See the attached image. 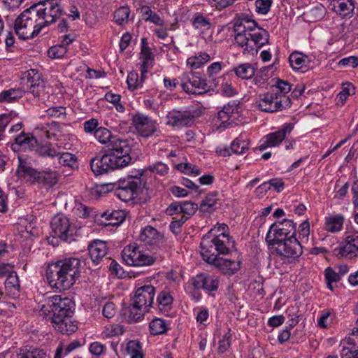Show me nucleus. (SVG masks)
Returning <instances> with one entry per match:
<instances>
[{
  "label": "nucleus",
  "mask_w": 358,
  "mask_h": 358,
  "mask_svg": "<svg viewBox=\"0 0 358 358\" xmlns=\"http://www.w3.org/2000/svg\"><path fill=\"white\" fill-rule=\"evenodd\" d=\"M344 216L338 214L325 218V229L331 233H336L342 230L344 223Z\"/></svg>",
  "instance_id": "obj_33"
},
{
  "label": "nucleus",
  "mask_w": 358,
  "mask_h": 358,
  "mask_svg": "<svg viewBox=\"0 0 358 358\" xmlns=\"http://www.w3.org/2000/svg\"><path fill=\"white\" fill-rule=\"evenodd\" d=\"M192 281L195 289H203L207 293H210L217 290L220 277L214 274L201 273L194 276Z\"/></svg>",
  "instance_id": "obj_18"
},
{
  "label": "nucleus",
  "mask_w": 358,
  "mask_h": 358,
  "mask_svg": "<svg viewBox=\"0 0 358 358\" xmlns=\"http://www.w3.org/2000/svg\"><path fill=\"white\" fill-rule=\"evenodd\" d=\"M210 60V56L209 54L204 52H200L194 56L189 57L187 59V65L191 69H196L203 66Z\"/></svg>",
  "instance_id": "obj_39"
},
{
  "label": "nucleus",
  "mask_w": 358,
  "mask_h": 358,
  "mask_svg": "<svg viewBox=\"0 0 358 358\" xmlns=\"http://www.w3.org/2000/svg\"><path fill=\"white\" fill-rule=\"evenodd\" d=\"M95 138L105 145L106 150L113 151L120 154L130 153L131 145L127 140L121 139L106 127H100L94 134Z\"/></svg>",
  "instance_id": "obj_8"
},
{
  "label": "nucleus",
  "mask_w": 358,
  "mask_h": 358,
  "mask_svg": "<svg viewBox=\"0 0 358 358\" xmlns=\"http://www.w3.org/2000/svg\"><path fill=\"white\" fill-rule=\"evenodd\" d=\"M253 27H247L250 31L251 44L255 48V53L266 44L268 43L269 34L268 32L257 26L256 22H252Z\"/></svg>",
  "instance_id": "obj_24"
},
{
  "label": "nucleus",
  "mask_w": 358,
  "mask_h": 358,
  "mask_svg": "<svg viewBox=\"0 0 358 358\" xmlns=\"http://www.w3.org/2000/svg\"><path fill=\"white\" fill-rule=\"evenodd\" d=\"M130 9L128 6H122L114 13V21L119 25H122L128 22Z\"/></svg>",
  "instance_id": "obj_48"
},
{
  "label": "nucleus",
  "mask_w": 358,
  "mask_h": 358,
  "mask_svg": "<svg viewBox=\"0 0 358 358\" xmlns=\"http://www.w3.org/2000/svg\"><path fill=\"white\" fill-rule=\"evenodd\" d=\"M23 96V91L20 89H9L0 92V102H12Z\"/></svg>",
  "instance_id": "obj_47"
},
{
  "label": "nucleus",
  "mask_w": 358,
  "mask_h": 358,
  "mask_svg": "<svg viewBox=\"0 0 358 358\" xmlns=\"http://www.w3.org/2000/svg\"><path fill=\"white\" fill-rule=\"evenodd\" d=\"M182 203L173 202L171 203L166 210V213L169 215H182Z\"/></svg>",
  "instance_id": "obj_63"
},
{
  "label": "nucleus",
  "mask_w": 358,
  "mask_h": 358,
  "mask_svg": "<svg viewBox=\"0 0 358 358\" xmlns=\"http://www.w3.org/2000/svg\"><path fill=\"white\" fill-rule=\"evenodd\" d=\"M101 217L108 221L105 223L106 225L115 226L120 224L124 220L125 214L120 210H106L101 214Z\"/></svg>",
  "instance_id": "obj_36"
},
{
  "label": "nucleus",
  "mask_w": 358,
  "mask_h": 358,
  "mask_svg": "<svg viewBox=\"0 0 358 358\" xmlns=\"http://www.w3.org/2000/svg\"><path fill=\"white\" fill-rule=\"evenodd\" d=\"M59 163L64 166L73 167L77 161V157L75 155L70 152H61L59 150V155L57 157Z\"/></svg>",
  "instance_id": "obj_50"
},
{
  "label": "nucleus",
  "mask_w": 358,
  "mask_h": 358,
  "mask_svg": "<svg viewBox=\"0 0 358 358\" xmlns=\"http://www.w3.org/2000/svg\"><path fill=\"white\" fill-rule=\"evenodd\" d=\"M146 170L157 173L160 176H166L169 173L168 166L161 162H157L146 168Z\"/></svg>",
  "instance_id": "obj_54"
},
{
  "label": "nucleus",
  "mask_w": 358,
  "mask_h": 358,
  "mask_svg": "<svg viewBox=\"0 0 358 358\" xmlns=\"http://www.w3.org/2000/svg\"><path fill=\"white\" fill-rule=\"evenodd\" d=\"M124 262L129 266H146L155 263L156 258L148 255L136 244L127 245L122 252Z\"/></svg>",
  "instance_id": "obj_10"
},
{
  "label": "nucleus",
  "mask_w": 358,
  "mask_h": 358,
  "mask_svg": "<svg viewBox=\"0 0 358 358\" xmlns=\"http://www.w3.org/2000/svg\"><path fill=\"white\" fill-rule=\"evenodd\" d=\"M27 80V87L35 97H38L44 92L45 83L41 75L35 69H31L24 73L22 80Z\"/></svg>",
  "instance_id": "obj_20"
},
{
  "label": "nucleus",
  "mask_w": 358,
  "mask_h": 358,
  "mask_svg": "<svg viewBox=\"0 0 358 358\" xmlns=\"http://www.w3.org/2000/svg\"><path fill=\"white\" fill-rule=\"evenodd\" d=\"M139 238L145 245L152 247H160L164 242V235L151 226H147L141 231Z\"/></svg>",
  "instance_id": "obj_25"
},
{
  "label": "nucleus",
  "mask_w": 358,
  "mask_h": 358,
  "mask_svg": "<svg viewBox=\"0 0 358 358\" xmlns=\"http://www.w3.org/2000/svg\"><path fill=\"white\" fill-rule=\"evenodd\" d=\"M332 252L338 258L352 259L358 257V235L347 236L344 241L333 250Z\"/></svg>",
  "instance_id": "obj_13"
},
{
  "label": "nucleus",
  "mask_w": 358,
  "mask_h": 358,
  "mask_svg": "<svg viewBox=\"0 0 358 358\" xmlns=\"http://www.w3.org/2000/svg\"><path fill=\"white\" fill-rule=\"evenodd\" d=\"M188 219L189 217L185 215H180V217H173L169 226L171 231L176 235L180 234L182 226Z\"/></svg>",
  "instance_id": "obj_52"
},
{
  "label": "nucleus",
  "mask_w": 358,
  "mask_h": 358,
  "mask_svg": "<svg viewBox=\"0 0 358 358\" xmlns=\"http://www.w3.org/2000/svg\"><path fill=\"white\" fill-rule=\"evenodd\" d=\"M106 350V346L100 342L95 341L89 346L90 352L96 358L102 355Z\"/></svg>",
  "instance_id": "obj_57"
},
{
  "label": "nucleus",
  "mask_w": 358,
  "mask_h": 358,
  "mask_svg": "<svg viewBox=\"0 0 358 358\" xmlns=\"http://www.w3.org/2000/svg\"><path fill=\"white\" fill-rule=\"evenodd\" d=\"M238 112V106L234 101L224 105L222 109L219 111L217 118L220 120V125L225 127L224 124L231 120L233 114Z\"/></svg>",
  "instance_id": "obj_38"
},
{
  "label": "nucleus",
  "mask_w": 358,
  "mask_h": 358,
  "mask_svg": "<svg viewBox=\"0 0 358 358\" xmlns=\"http://www.w3.org/2000/svg\"><path fill=\"white\" fill-rule=\"evenodd\" d=\"M289 62L294 70H300L306 66L307 57L301 52H295L289 57Z\"/></svg>",
  "instance_id": "obj_44"
},
{
  "label": "nucleus",
  "mask_w": 358,
  "mask_h": 358,
  "mask_svg": "<svg viewBox=\"0 0 358 358\" xmlns=\"http://www.w3.org/2000/svg\"><path fill=\"white\" fill-rule=\"evenodd\" d=\"M145 312H148V310L140 307L134 301L130 306L122 309V314L129 323L137 322L141 320Z\"/></svg>",
  "instance_id": "obj_30"
},
{
  "label": "nucleus",
  "mask_w": 358,
  "mask_h": 358,
  "mask_svg": "<svg viewBox=\"0 0 358 358\" xmlns=\"http://www.w3.org/2000/svg\"><path fill=\"white\" fill-rule=\"evenodd\" d=\"M157 301L160 311L168 312L171 308L173 298L169 292L163 290L159 293Z\"/></svg>",
  "instance_id": "obj_42"
},
{
  "label": "nucleus",
  "mask_w": 358,
  "mask_h": 358,
  "mask_svg": "<svg viewBox=\"0 0 358 358\" xmlns=\"http://www.w3.org/2000/svg\"><path fill=\"white\" fill-rule=\"evenodd\" d=\"M68 51V48L62 45H57L50 48L48 50V55L52 59L62 58Z\"/></svg>",
  "instance_id": "obj_53"
},
{
  "label": "nucleus",
  "mask_w": 358,
  "mask_h": 358,
  "mask_svg": "<svg viewBox=\"0 0 358 358\" xmlns=\"http://www.w3.org/2000/svg\"><path fill=\"white\" fill-rule=\"evenodd\" d=\"M38 145V141L35 136L30 133L22 132L16 136L15 143H12L10 148L14 152L20 150H34Z\"/></svg>",
  "instance_id": "obj_26"
},
{
  "label": "nucleus",
  "mask_w": 358,
  "mask_h": 358,
  "mask_svg": "<svg viewBox=\"0 0 358 358\" xmlns=\"http://www.w3.org/2000/svg\"><path fill=\"white\" fill-rule=\"evenodd\" d=\"M60 147L56 144L45 145L40 147L37 152L41 157H57L59 155Z\"/></svg>",
  "instance_id": "obj_46"
},
{
  "label": "nucleus",
  "mask_w": 358,
  "mask_h": 358,
  "mask_svg": "<svg viewBox=\"0 0 358 358\" xmlns=\"http://www.w3.org/2000/svg\"><path fill=\"white\" fill-rule=\"evenodd\" d=\"M182 215H185L189 217L190 215L195 213L196 210L198 209V205L193 202L184 201L182 202Z\"/></svg>",
  "instance_id": "obj_59"
},
{
  "label": "nucleus",
  "mask_w": 358,
  "mask_h": 358,
  "mask_svg": "<svg viewBox=\"0 0 358 358\" xmlns=\"http://www.w3.org/2000/svg\"><path fill=\"white\" fill-rule=\"evenodd\" d=\"M196 115L191 110H173L166 115V124L181 128L190 126L193 123Z\"/></svg>",
  "instance_id": "obj_17"
},
{
  "label": "nucleus",
  "mask_w": 358,
  "mask_h": 358,
  "mask_svg": "<svg viewBox=\"0 0 358 358\" xmlns=\"http://www.w3.org/2000/svg\"><path fill=\"white\" fill-rule=\"evenodd\" d=\"M132 122L137 132L143 137L150 136L156 131L155 122L143 114L134 115Z\"/></svg>",
  "instance_id": "obj_22"
},
{
  "label": "nucleus",
  "mask_w": 358,
  "mask_h": 358,
  "mask_svg": "<svg viewBox=\"0 0 358 358\" xmlns=\"http://www.w3.org/2000/svg\"><path fill=\"white\" fill-rule=\"evenodd\" d=\"M192 24L195 29L199 30L201 33L209 30L211 27L210 20L201 13L194 14L192 20Z\"/></svg>",
  "instance_id": "obj_40"
},
{
  "label": "nucleus",
  "mask_w": 358,
  "mask_h": 358,
  "mask_svg": "<svg viewBox=\"0 0 358 358\" xmlns=\"http://www.w3.org/2000/svg\"><path fill=\"white\" fill-rule=\"evenodd\" d=\"M296 224L292 220L284 219L282 221L272 224L266 236V241L270 246L288 238H296Z\"/></svg>",
  "instance_id": "obj_7"
},
{
  "label": "nucleus",
  "mask_w": 358,
  "mask_h": 358,
  "mask_svg": "<svg viewBox=\"0 0 358 358\" xmlns=\"http://www.w3.org/2000/svg\"><path fill=\"white\" fill-rule=\"evenodd\" d=\"M206 263L215 266L222 274L231 275L241 268V262L231 260L220 256L208 257L203 259Z\"/></svg>",
  "instance_id": "obj_19"
},
{
  "label": "nucleus",
  "mask_w": 358,
  "mask_h": 358,
  "mask_svg": "<svg viewBox=\"0 0 358 358\" xmlns=\"http://www.w3.org/2000/svg\"><path fill=\"white\" fill-rule=\"evenodd\" d=\"M235 75L243 80H249L255 74L254 66L250 63H244L234 67L231 70Z\"/></svg>",
  "instance_id": "obj_34"
},
{
  "label": "nucleus",
  "mask_w": 358,
  "mask_h": 358,
  "mask_svg": "<svg viewBox=\"0 0 358 358\" xmlns=\"http://www.w3.org/2000/svg\"><path fill=\"white\" fill-rule=\"evenodd\" d=\"M99 121L96 118H91L85 121L83 124L84 131L87 134H95L96 129L99 128Z\"/></svg>",
  "instance_id": "obj_60"
},
{
  "label": "nucleus",
  "mask_w": 358,
  "mask_h": 358,
  "mask_svg": "<svg viewBox=\"0 0 358 358\" xmlns=\"http://www.w3.org/2000/svg\"><path fill=\"white\" fill-rule=\"evenodd\" d=\"M142 187L143 182L140 177L129 176L118 181L115 194L121 200L129 201L138 195Z\"/></svg>",
  "instance_id": "obj_11"
},
{
  "label": "nucleus",
  "mask_w": 358,
  "mask_h": 358,
  "mask_svg": "<svg viewBox=\"0 0 358 358\" xmlns=\"http://www.w3.org/2000/svg\"><path fill=\"white\" fill-rule=\"evenodd\" d=\"M234 31L236 32L234 38L236 43L243 48V53L244 55L251 54L253 55L255 48L251 44L250 31L247 27L236 24Z\"/></svg>",
  "instance_id": "obj_23"
},
{
  "label": "nucleus",
  "mask_w": 358,
  "mask_h": 358,
  "mask_svg": "<svg viewBox=\"0 0 358 358\" xmlns=\"http://www.w3.org/2000/svg\"><path fill=\"white\" fill-rule=\"evenodd\" d=\"M48 116L56 118H65L66 108L62 106L51 107L46 110Z\"/></svg>",
  "instance_id": "obj_58"
},
{
  "label": "nucleus",
  "mask_w": 358,
  "mask_h": 358,
  "mask_svg": "<svg viewBox=\"0 0 358 358\" xmlns=\"http://www.w3.org/2000/svg\"><path fill=\"white\" fill-rule=\"evenodd\" d=\"M38 176L36 177V181L42 186L51 188L58 182L59 174L57 171H52L50 169L38 171Z\"/></svg>",
  "instance_id": "obj_31"
},
{
  "label": "nucleus",
  "mask_w": 358,
  "mask_h": 358,
  "mask_svg": "<svg viewBox=\"0 0 358 358\" xmlns=\"http://www.w3.org/2000/svg\"><path fill=\"white\" fill-rule=\"evenodd\" d=\"M80 261L78 258H67L49 264L46 278L52 288L64 291L71 287L80 277Z\"/></svg>",
  "instance_id": "obj_1"
},
{
  "label": "nucleus",
  "mask_w": 358,
  "mask_h": 358,
  "mask_svg": "<svg viewBox=\"0 0 358 358\" xmlns=\"http://www.w3.org/2000/svg\"><path fill=\"white\" fill-rule=\"evenodd\" d=\"M149 328L152 335L162 334L166 332L168 324L166 320L157 317L150 322Z\"/></svg>",
  "instance_id": "obj_43"
},
{
  "label": "nucleus",
  "mask_w": 358,
  "mask_h": 358,
  "mask_svg": "<svg viewBox=\"0 0 358 358\" xmlns=\"http://www.w3.org/2000/svg\"><path fill=\"white\" fill-rule=\"evenodd\" d=\"M18 166L16 174L18 178H24L27 180H33L36 181V177L38 176V171L32 168L30 163H28L22 156H18Z\"/></svg>",
  "instance_id": "obj_29"
},
{
  "label": "nucleus",
  "mask_w": 358,
  "mask_h": 358,
  "mask_svg": "<svg viewBox=\"0 0 358 358\" xmlns=\"http://www.w3.org/2000/svg\"><path fill=\"white\" fill-rule=\"evenodd\" d=\"M125 352L129 358H144L145 353L142 343L138 340H131L127 343Z\"/></svg>",
  "instance_id": "obj_35"
},
{
  "label": "nucleus",
  "mask_w": 358,
  "mask_h": 358,
  "mask_svg": "<svg viewBox=\"0 0 358 358\" xmlns=\"http://www.w3.org/2000/svg\"><path fill=\"white\" fill-rule=\"evenodd\" d=\"M13 358H48L44 350L34 347L20 348Z\"/></svg>",
  "instance_id": "obj_32"
},
{
  "label": "nucleus",
  "mask_w": 358,
  "mask_h": 358,
  "mask_svg": "<svg viewBox=\"0 0 358 358\" xmlns=\"http://www.w3.org/2000/svg\"><path fill=\"white\" fill-rule=\"evenodd\" d=\"M155 55L148 46V41L145 38H141V51L140 59L142 60L141 65L145 67H152Z\"/></svg>",
  "instance_id": "obj_37"
},
{
  "label": "nucleus",
  "mask_w": 358,
  "mask_h": 358,
  "mask_svg": "<svg viewBox=\"0 0 358 358\" xmlns=\"http://www.w3.org/2000/svg\"><path fill=\"white\" fill-rule=\"evenodd\" d=\"M272 3L273 0H256L255 8L257 13L262 15L267 14L271 9Z\"/></svg>",
  "instance_id": "obj_55"
},
{
  "label": "nucleus",
  "mask_w": 358,
  "mask_h": 358,
  "mask_svg": "<svg viewBox=\"0 0 358 358\" xmlns=\"http://www.w3.org/2000/svg\"><path fill=\"white\" fill-rule=\"evenodd\" d=\"M50 225L54 236L69 243L74 240L77 229L64 215L58 214L54 216Z\"/></svg>",
  "instance_id": "obj_12"
},
{
  "label": "nucleus",
  "mask_w": 358,
  "mask_h": 358,
  "mask_svg": "<svg viewBox=\"0 0 358 358\" xmlns=\"http://www.w3.org/2000/svg\"><path fill=\"white\" fill-rule=\"evenodd\" d=\"M130 153H117L106 150L101 157L96 156L90 160V166L96 176H99L113 171L116 169L123 168L131 163Z\"/></svg>",
  "instance_id": "obj_5"
},
{
  "label": "nucleus",
  "mask_w": 358,
  "mask_h": 358,
  "mask_svg": "<svg viewBox=\"0 0 358 358\" xmlns=\"http://www.w3.org/2000/svg\"><path fill=\"white\" fill-rule=\"evenodd\" d=\"M176 169L180 171L187 175L199 176L201 173L200 169L194 164L189 163H181L176 165Z\"/></svg>",
  "instance_id": "obj_51"
},
{
  "label": "nucleus",
  "mask_w": 358,
  "mask_h": 358,
  "mask_svg": "<svg viewBox=\"0 0 358 358\" xmlns=\"http://www.w3.org/2000/svg\"><path fill=\"white\" fill-rule=\"evenodd\" d=\"M43 8L37 9L44 27L54 23L63 14L59 0H46Z\"/></svg>",
  "instance_id": "obj_14"
},
{
  "label": "nucleus",
  "mask_w": 358,
  "mask_h": 358,
  "mask_svg": "<svg viewBox=\"0 0 358 358\" xmlns=\"http://www.w3.org/2000/svg\"><path fill=\"white\" fill-rule=\"evenodd\" d=\"M106 242L101 240H94L88 245L90 257L95 265H99L108 254Z\"/></svg>",
  "instance_id": "obj_27"
},
{
  "label": "nucleus",
  "mask_w": 358,
  "mask_h": 358,
  "mask_svg": "<svg viewBox=\"0 0 358 358\" xmlns=\"http://www.w3.org/2000/svg\"><path fill=\"white\" fill-rule=\"evenodd\" d=\"M294 124L291 122L284 124L278 131L271 132L262 138L259 148L264 150L267 148L275 147L280 145L286 136L291 133L294 129Z\"/></svg>",
  "instance_id": "obj_15"
},
{
  "label": "nucleus",
  "mask_w": 358,
  "mask_h": 358,
  "mask_svg": "<svg viewBox=\"0 0 358 358\" xmlns=\"http://www.w3.org/2000/svg\"><path fill=\"white\" fill-rule=\"evenodd\" d=\"M48 306L43 305L41 311L45 313L51 308L52 315L51 322L54 328L63 334H71L77 330V326L71 321L73 313V302L69 298H62L60 296H53Z\"/></svg>",
  "instance_id": "obj_2"
},
{
  "label": "nucleus",
  "mask_w": 358,
  "mask_h": 358,
  "mask_svg": "<svg viewBox=\"0 0 358 358\" xmlns=\"http://www.w3.org/2000/svg\"><path fill=\"white\" fill-rule=\"evenodd\" d=\"M213 234V231H208L200 243V253L203 259L208 257L227 255L235 249V241L229 234Z\"/></svg>",
  "instance_id": "obj_3"
},
{
  "label": "nucleus",
  "mask_w": 358,
  "mask_h": 358,
  "mask_svg": "<svg viewBox=\"0 0 358 358\" xmlns=\"http://www.w3.org/2000/svg\"><path fill=\"white\" fill-rule=\"evenodd\" d=\"M291 104L292 101L289 96L274 92L259 95L257 101L258 108L266 113H275L285 110L289 108Z\"/></svg>",
  "instance_id": "obj_6"
},
{
  "label": "nucleus",
  "mask_w": 358,
  "mask_h": 358,
  "mask_svg": "<svg viewBox=\"0 0 358 358\" xmlns=\"http://www.w3.org/2000/svg\"><path fill=\"white\" fill-rule=\"evenodd\" d=\"M155 295V288L151 285H146L137 288L133 301L140 307L148 311L152 306Z\"/></svg>",
  "instance_id": "obj_21"
},
{
  "label": "nucleus",
  "mask_w": 358,
  "mask_h": 358,
  "mask_svg": "<svg viewBox=\"0 0 358 358\" xmlns=\"http://www.w3.org/2000/svg\"><path fill=\"white\" fill-rule=\"evenodd\" d=\"M324 275L327 282H338L341 279L339 273H336L332 268L328 267L324 271Z\"/></svg>",
  "instance_id": "obj_64"
},
{
  "label": "nucleus",
  "mask_w": 358,
  "mask_h": 358,
  "mask_svg": "<svg viewBox=\"0 0 358 358\" xmlns=\"http://www.w3.org/2000/svg\"><path fill=\"white\" fill-rule=\"evenodd\" d=\"M182 89L188 94L201 95L213 90L200 72H185L180 78Z\"/></svg>",
  "instance_id": "obj_9"
},
{
  "label": "nucleus",
  "mask_w": 358,
  "mask_h": 358,
  "mask_svg": "<svg viewBox=\"0 0 358 358\" xmlns=\"http://www.w3.org/2000/svg\"><path fill=\"white\" fill-rule=\"evenodd\" d=\"M340 66L355 68L358 66V57L355 56H350L341 59L338 62Z\"/></svg>",
  "instance_id": "obj_62"
},
{
  "label": "nucleus",
  "mask_w": 358,
  "mask_h": 358,
  "mask_svg": "<svg viewBox=\"0 0 358 358\" xmlns=\"http://www.w3.org/2000/svg\"><path fill=\"white\" fill-rule=\"evenodd\" d=\"M36 7L24 10L15 20L14 29L19 38L26 40L36 36L45 27Z\"/></svg>",
  "instance_id": "obj_4"
},
{
  "label": "nucleus",
  "mask_w": 358,
  "mask_h": 358,
  "mask_svg": "<svg viewBox=\"0 0 358 358\" xmlns=\"http://www.w3.org/2000/svg\"><path fill=\"white\" fill-rule=\"evenodd\" d=\"M249 148V141L248 139H243L241 136L234 139L231 144V152L236 155L245 153Z\"/></svg>",
  "instance_id": "obj_45"
},
{
  "label": "nucleus",
  "mask_w": 358,
  "mask_h": 358,
  "mask_svg": "<svg viewBox=\"0 0 358 358\" xmlns=\"http://www.w3.org/2000/svg\"><path fill=\"white\" fill-rule=\"evenodd\" d=\"M222 69V63L220 62H216L212 63L210 66H208L206 69V75L208 78H211L214 76L217 75Z\"/></svg>",
  "instance_id": "obj_61"
},
{
  "label": "nucleus",
  "mask_w": 358,
  "mask_h": 358,
  "mask_svg": "<svg viewBox=\"0 0 358 358\" xmlns=\"http://www.w3.org/2000/svg\"><path fill=\"white\" fill-rule=\"evenodd\" d=\"M5 288L12 296H17L20 292V281L15 271L8 275L5 280Z\"/></svg>",
  "instance_id": "obj_41"
},
{
  "label": "nucleus",
  "mask_w": 358,
  "mask_h": 358,
  "mask_svg": "<svg viewBox=\"0 0 358 358\" xmlns=\"http://www.w3.org/2000/svg\"><path fill=\"white\" fill-rule=\"evenodd\" d=\"M331 10L341 17H352L355 9L353 0H331Z\"/></svg>",
  "instance_id": "obj_28"
},
{
  "label": "nucleus",
  "mask_w": 358,
  "mask_h": 358,
  "mask_svg": "<svg viewBox=\"0 0 358 358\" xmlns=\"http://www.w3.org/2000/svg\"><path fill=\"white\" fill-rule=\"evenodd\" d=\"M217 201V199L216 194H208L200 203V209L203 212H209L213 209Z\"/></svg>",
  "instance_id": "obj_49"
},
{
  "label": "nucleus",
  "mask_w": 358,
  "mask_h": 358,
  "mask_svg": "<svg viewBox=\"0 0 358 358\" xmlns=\"http://www.w3.org/2000/svg\"><path fill=\"white\" fill-rule=\"evenodd\" d=\"M276 253L285 258H297L301 255L302 246L296 238H288L275 243Z\"/></svg>",
  "instance_id": "obj_16"
},
{
  "label": "nucleus",
  "mask_w": 358,
  "mask_h": 358,
  "mask_svg": "<svg viewBox=\"0 0 358 358\" xmlns=\"http://www.w3.org/2000/svg\"><path fill=\"white\" fill-rule=\"evenodd\" d=\"M127 83L130 90H135L142 87L141 81H139L138 75L134 71H131L128 74Z\"/></svg>",
  "instance_id": "obj_56"
}]
</instances>
